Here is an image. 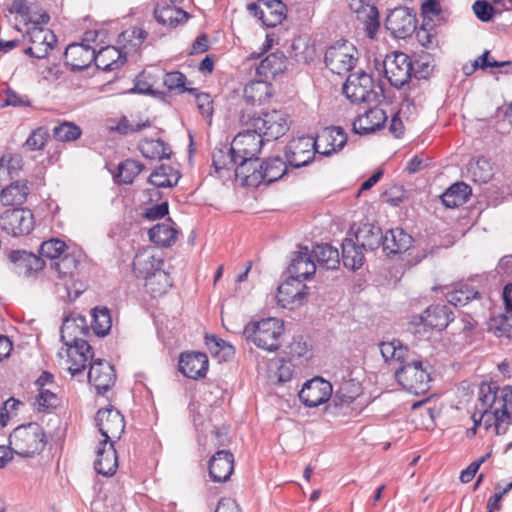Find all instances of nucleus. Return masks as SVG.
Listing matches in <instances>:
<instances>
[{
    "mask_svg": "<svg viewBox=\"0 0 512 512\" xmlns=\"http://www.w3.org/2000/svg\"><path fill=\"white\" fill-rule=\"evenodd\" d=\"M92 329L97 336H105L111 329L112 320L106 307H96L92 312Z\"/></svg>",
    "mask_w": 512,
    "mask_h": 512,
    "instance_id": "obj_54",
    "label": "nucleus"
},
{
    "mask_svg": "<svg viewBox=\"0 0 512 512\" xmlns=\"http://www.w3.org/2000/svg\"><path fill=\"white\" fill-rule=\"evenodd\" d=\"M357 59L356 47L346 40H338L331 44L324 57L327 68L338 75L352 70Z\"/></svg>",
    "mask_w": 512,
    "mask_h": 512,
    "instance_id": "obj_8",
    "label": "nucleus"
},
{
    "mask_svg": "<svg viewBox=\"0 0 512 512\" xmlns=\"http://www.w3.org/2000/svg\"><path fill=\"white\" fill-rule=\"evenodd\" d=\"M181 175L170 165H160L149 176V183L158 188H171L178 184Z\"/></svg>",
    "mask_w": 512,
    "mask_h": 512,
    "instance_id": "obj_45",
    "label": "nucleus"
},
{
    "mask_svg": "<svg viewBox=\"0 0 512 512\" xmlns=\"http://www.w3.org/2000/svg\"><path fill=\"white\" fill-rule=\"evenodd\" d=\"M452 311L447 305L428 307L423 314L414 318L415 323L442 330L452 321Z\"/></svg>",
    "mask_w": 512,
    "mask_h": 512,
    "instance_id": "obj_30",
    "label": "nucleus"
},
{
    "mask_svg": "<svg viewBox=\"0 0 512 512\" xmlns=\"http://www.w3.org/2000/svg\"><path fill=\"white\" fill-rule=\"evenodd\" d=\"M208 357L200 352H187L180 356L179 370L191 379L202 378L206 375L208 369Z\"/></svg>",
    "mask_w": 512,
    "mask_h": 512,
    "instance_id": "obj_27",
    "label": "nucleus"
},
{
    "mask_svg": "<svg viewBox=\"0 0 512 512\" xmlns=\"http://www.w3.org/2000/svg\"><path fill=\"white\" fill-rule=\"evenodd\" d=\"M412 242V236L402 228L390 229L383 235V252L388 256L404 253L411 247Z\"/></svg>",
    "mask_w": 512,
    "mask_h": 512,
    "instance_id": "obj_33",
    "label": "nucleus"
},
{
    "mask_svg": "<svg viewBox=\"0 0 512 512\" xmlns=\"http://www.w3.org/2000/svg\"><path fill=\"white\" fill-rule=\"evenodd\" d=\"M147 37V32L141 28L133 27L125 30L119 35V43L122 44V50L114 46L102 47L97 53L95 52V63L98 69L103 71H112L119 69L126 62V54L128 52L137 51Z\"/></svg>",
    "mask_w": 512,
    "mask_h": 512,
    "instance_id": "obj_3",
    "label": "nucleus"
},
{
    "mask_svg": "<svg viewBox=\"0 0 512 512\" xmlns=\"http://www.w3.org/2000/svg\"><path fill=\"white\" fill-rule=\"evenodd\" d=\"M58 352L61 359L65 358V365L72 376L81 373L93 358L92 348L88 342H81L80 345L65 346Z\"/></svg>",
    "mask_w": 512,
    "mask_h": 512,
    "instance_id": "obj_20",
    "label": "nucleus"
},
{
    "mask_svg": "<svg viewBox=\"0 0 512 512\" xmlns=\"http://www.w3.org/2000/svg\"><path fill=\"white\" fill-rule=\"evenodd\" d=\"M382 65L385 77L397 89L407 84L413 74L414 64L403 52L395 51L386 55Z\"/></svg>",
    "mask_w": 512,
    "mask_h": 512,
    "instance_id": "obj_10",
    "label": "nucleus"
},
{
    "mask_svg": "<svg viewBox=\"0 0 512 512\" xmlns=\"http://www.w3.org/2000/svg\"><path fill=\"white\" fill-rule=\"evenodd\" d=\"M48 138L49 134L47 130L45 128L39 127L32 131L24 143V147L28 151L41 150L44 148Z\"/></svg>",
    "mask_w": 512,
    "mask_h": 512,
    "instance_id": "obj_61",
    "label": "nucleus"
},
{
    "mask_svg": "<svg viewBox=\"0 0 512 512\" xmlns=\"http://www.w3.org/2000/svg\"><path fill=\"white\" fill-rule=\"evenodd\" d=\"M78 261L71 254H65L52 263V268L60 278L72 277L77 269Z\"/></svg>",
    "mask_w": 512,
    "mask_h": 512,
    "instance_id": "obj_59",
    "label": "nucleus"
},
{
    "mask_svg": "<svg viewBox=\"0 0 512 512\" xmlns=\"http://www.w3.org/2000/svg\"><path fill=\"white\" fill-rule=\"evenodd\" d=\"M22 166V158L19 155H3L0 158V176L8 175L13 177Z\"/></svg>",
    "mask_w": 512,
    "mask_h": 512,
    "instance_id": "obj_62",
    "label": "nucleus"
},
{
    "mask_svg": "<svg viewBox=\"0 0 512 512\" xmlns=\"http://www.w3.org/2000/svg\"><path fill=\"white\" fill-rule=\"evenodd\" d=\"M57 396L48 389H40L35 397L34 407L38 411H43L56 406Z\"/></svg>",
    "mask_w": 512,
    "mask_h": 512,
    "instance_id": "obj_64",
    "label": "nucleus"
},
{
    "mask_svg": "<svg viewBox=\"0 0 512 512\" xmlns=\"http://www.w3.org/2000/svg\"><path fill=\"white\" fill-rule=\"evenodd\" d=\"M332 391V385L329 381L315 377L303 385L298 396L305 406L317 407L332 397Z\"/></svg>",
    "mask_w": 512,
    "mask_h": 512,
    "instance_id": "obj_19",
    "label": "nucleus"
},
{
    "mask_svg": "<svg viewBox=\"0 0 512 512\" xmlns=\"http://www.w3.org/2000/svg\"><path fill=\"white\" fill-rule=\"evenodd\" d=\"M81 128L72 122H63L53 129V136L61 142H72L80 138Z\"/></svg>",
    "mask_w": 512,
    "mask_h": 512,
    "instance_id": "obj_58",
    "label": "nucleus"
},
{
    "mask_svg": "<svg viewBox=\"0 0 512 512\" xmlns=\"http://www.w3.org/2000/svg\"><path fill=\"white\" fill-rule=\"evenodd\" d=\"M66 250L67 245L64 241L57 238H52L47 241H44L41 244L39 251L42 257L56 261L57 259L66 254Z\"/></svg>",
    "mask_w": 512,
    "mask_h": 512,
    "instance_id": "obj_57",
    "label": "nucleus"
},
{
    "mask_svg": "<svg viewBox=\"0 0 512 512\" xmlns=\"http://www.w3.org/2000/svg\"><path fill=\"white\" fill-rule=\"evenodd\" d=\"M466 177L475 183H488L493 177V167L490 160L483 156L471 159L466 166Z\"/></svg>",
    "mask_w": 512,
    "mask_h": 512,
    "instance_id": "obj_40",
    "label": "nucleus"
},
{
    "mask_svg": "<svg viewBox=\"0 0 512 512\" xmlns=\"http://www.w3.org/2000/svg\"><path fill=\"white\" fill-rule=\"evenodd\" d=\"M272 85L265 80L250 81L244 87V99L252 105H261L272 96Z\"/></svg>",
    "mask_w": 512,
    "mask_h": 512,
    "instance_id": "obj_43",
    "label": "nucleus"
},
{
    "mask_svg": "<svg viewBox=\"0 0 512 512\" xmlns=\"http://www.w3.org/2000/svg\"><path fill=\"white\" fill-rule=\"evenodd\" d=\"M363 247L357 245L351 238H346L342 242V260L347 268L352 270L359 269L364 262Z\"/></svg>",
    "mask_w": 512,
    "mask_h": 512,
    "instance_id": "obj_47",
    "label": "nucleus"
},
{
    "mask_svg": "<svg viewBox=\"0 0 512 512\" xmlns=\"http://www.w3.org/2000/svg\"><path fill=\"white\" fill-rule=\"evenodd\" d=\"M417 23L414 9L400 6L388 13L385 26L394 37L405 39L416 31Z\"/></svg>",
    "mask_w": 512,
    "mask_h": 512,
    "instance_id": "obj_13",
    "label": "nucleus"
},
{
    "mask_svg": "<svg viewBox=\"0 0 512 512\" xmlns=\"http://www.w3.org/2000/svg\"><path fill=\"white\" fill-rule=\"evenodd\" d=\"M355 238L363 249L375 250L382 245L383 233L380 227L372 223H364L358 228Z\"/></svg>",
    "mask_w": 512,
    "mask_h": 512,
    "instance_id": "obj_41",
    "label": "nucleus"
},
{
    "mask_svg": "<svg viewBox=\"0 0 512 512\" xmlns=\"http://www.w3.org/2000/svg\"><path fill=\"white\" fill-rule=\"evenodd\" d=\"M145 287L154 297L166 293L171 286L169 275L162 269L153 275L145 278Z\"/></svg>",
    "mask_w": 512,
    "mask_h": 512,
    "instance_id": "obj_53",
    "label": "nucleus"
},
{
    "mask_svg": "<svg viewBox=\"0 0 512 512\" xmlns=\"http://www.w3.org/2000/svg\"><path fill=\"white\" fill-rule=\"evenodd\" d=\"M288 355L291 360H307L310 357V348L306 341L302 339H294L289 346Z\"/></svg>",
    "mask_w": 512,
    "mask_h": 512,
    "instance_id": "obj_63",
    "label": "nucleus"
},
{
    "mask_svg": "<svg viewBox=\"0 0 512 512\" xmlns=\"http://www.w3.org/2000/svg\"><path fill=\"white\" fill-rule=\"evenodd\" d=\"M314 139L317 153L329 156L345 146L347 135L341 127H328L323 129Z\"/></svg>",
    "mask_w": 512,
    "mask_h": 512,
    "instance_id": "obj_24",
    "label": "nucleus"
},
{
    "mask_svg": "<svg viewBox=\"0 0 512 512\" xmlns=\"http://www.w3.org/2000/svg\"><path fill=\"white\" fill-rule=\"evenodd\" d=\"M49 19L48 14L42 13L37 16L36 21L31 23L32 27L28 30L31 45L25 49L26 54L42 59L49 54V51L56 44L55 34L51 30L40 26L46 24Z\"/></svg>",
    "mask_w": 512,
    "mask_h": 512,
    "instance_id": "obj_9",
    "label": "nucleus"
},
{
    "mask_svg": "<svg viewBox=\"0 0 512 512\" xmlns=\"http://www.w3.org/2000/svg\"><path fill=\"white\" fill-rule=\"evenodd\" d=\"M174 222L168 219L165 223H158L148 231L149 239L162 247H170L175 244L178 237V230Z\"/></svg>",
    "mask_w": 512,
    "mask_h": 512,
    "instance_id": "obj_38",
    "label": "nucleus"
},
{
    "mask_svg": "<svg viewBox=\"0 0 512 512\" xmlns=\"http://www.w3.org/2000/svg\"><path fill=\"white\" fill-rule=\"evenodd\" d=\"M471 194V188L464 182L451 185L441 196L442 203L448 208L463 205Z\"/></svg>",
    "mask_w": 512,
    "mask_h": 512,
    "instance_id": "obj_46",
    "label": "nucleus"
},
{
    "mask_svg": "<svg viewBox=\"0 0 512 512\" xmlns=\"http://www.w3.org/2000/svg\"><path fill=\"white\" fill-rule=\"evenodd\" d=\"M248 11L267 27H275L285 18V4L281 0H258L247 5Z\"/></svg>",
    "mask_w": 512,
    "mask_h": 512,
    "instance_id": "obj_18",
    "label": "nucleus"
},
{
    "mask_svg": "<svg viewBox=\"0 0 512 512\" xmlns=\"http://www.w3.org/2000/svg\"><path fill=\"white\" fill-rule=\"evenodd\" d=\"M60 333L65 346L80 345L81 342H88L86 337L89 334V326L85 317L71 314L64 319Z\"/></svg>",
    "mask_w": 512,
    "mask_h": 512,
    "instance_id": "obj_21",
    "label": "nucleus"
},
{
    "mask_svg": "<svg viewBox=\"0 0 512 512\" xmlns=\"http://www.w3.org/2000/svg\"><path fill=\"white\" fill-rule=\"evenodd\" d=\"M154 17L159 24L167 28H175L185 23L189 19V14L175 6L164 5L155 8Z\"/></svg>",
    "mask_w": 512,
    "mask_h": 512,
    "instance_id": "obj_37",
    "label": "nucleus"
},
{
    "mask_svg": "<svg viewBox=\"0 0 512 512\" xmlns=\"http://www.w3.org/2000/svg\"><path fill=\"white\" fill-rule=\"evenodd\" d=\"M9 258L15 263L19 276L24 278L34 277L45 264L42 258L27 251H12Z\"/></svg>",
    "mask_w": 512,
    "mask_h": 512,
    "instance_id": "obj_31",
    "label": "nucleus"
},
{
    "mask_svg": "<svg viewBox=\"0 0 512 512\" xmlns=\"http://www.w3.org/2000/svg\"><path fill=\"white\" fill-rule=\"evenodd\" d=\"M261 175H263V183H273L282 178L286 171V162L280 157L268 158L260 163Z\"/></svg>",
    "mask_w": 512,
    "mask_h": 512,
    "instance_id": "obj_48",
    "label": "nucleus"
},
{
    "mask_svg": "<svg viewBox=\"0 0 512 512\" xmlns=\"http://www.w3.org/2000/svg\"><path fill=\"white\" fill-rule=\"evenodd\" d=\"M162 265V259L156 258L148 249L139 251L133 260L134 272L143 278H147L162 270Z\"/></svg>",
    "mask_w": 512,
    "mask_h": 512,
    "instance_id": "obj_36",
    "label": "nucleus"
},
{
    "mask_svg": "<svg viewBox=\"0 0 512 512\" xmlns=\"http://www.w3.org/2000/svg\"><path fill=\"white\" fill-rule=\"evenodd\" d=\"M380 352L385 361L397 360L401 364L407 358V348L402 345L396 346L394 342H383L380 344Z\"/></svg>",
    "mask_w": 512,
    "mask_h": 512,
    "instance_id": "obj_60",
    "label": "nucleus"
},
{
    "mask_svg": "<svg viewBox=\"0 0 512 512\" xmlns=\"http://www.w3.org/2000/svg\"><path fill=\"white\" fill-rule=\"evenodd\" d=\"M34 215L29 209H7L0 215V227L10 236L28 235L34 229Z\"/></svg>",
    "mask_w": 512,
    "mask_h": 512,
    "instance_id": "obj_12",
    "label": "nucleus"
},
{
    "mask_svg": "<svg viewBox=\"0 0 512 512\" xmlns=\"http://www.w3.org/2000/svg\"><path fill=\"white\" fill-rule=\"evenodd\" d=\"M308 287L298 278H289L277 289V303L288 309H295L304 304Z\"/></svg>",
    "mask_w": 512,
    "mask_h": 512,
    "instance_id": "obj_17",
    "label": "nucleus"
},
{
    "mask_svg": "<svg viewBox=\"0 0 512 512\" xmlns=\"http://www.w3.org/2000/svg\"><path fill=\"white\" fill-rule=\"evenodd\" d=\"M88 381L95 387L97 393L104 394L116 381L114 368L110 363L103 360H95L90 363Z\"/></svg>",
    "mask_w": 512,
    "mask_h": 512,
    "instance_id": "obj_23",
    "label": "nucleus"
},
{
    "mask_svg": "<svg viewBox=\"0 0 512 512\" xmlns=\"http://www.w3.org/2000/svg\"><path fill=\"white\" fill-rule=\"evenodd\" d=\"M241 122L247 127L255 128L266 141L277 140L290 129L289 116L281 110L266 111L259 115L243 113Z\"/></svg>",
    "mask_w": 512,
    "mask_h": 512,
    "instance_id": "obj_5",
    "label": "nucleus"
},
{
    "mask_svg": "<svg viewBox=\"0 0 512 512\" xmlns=\"http://www.w3.org/2000/svg\"><path fill=\"white\" fill-rule=\"evenodd\" d=\"M287 67V59L282 52H273L266 56L256 67V73L266 79L274 78L283 73Z\"/></svg>",
    "mask_w": 512,
    "mask_h": 512,
    "instance_id": "obj_39",
    "label": "nucleus"
},
{
    "mask_svg": "<svg viewBox=\"0 0 512 512\" xmlns=\"http://www.w3.org/2000/svg\"><path fill=\"white\" fill-rule=\"evenodd\" d=\"M95 59V49L83 43L70 44L64 52V61L73 71L84 70Z\"/></svg>",
    "mask_w": 512,
    "mask_h": 512,
    "instance_id": "obj_25",
    "label": "nucleus"
},
{
    "mask_svg": "<svg viewBox=\"0 0 512 512\" xmlns=\"http://www.w3.org/2000/svg\"><path fill=\"white\" fill-rule=\"evenodd\" d=\"M144 169V165L133 159H126L121 162L118 167V175L120 182L131 184L134 178Z\"/></svg>",
    "mask_w": 512,
    "mask_h": 512,
    "instance_id": "obj_56",
    "label": "nucleus"
},
{
    "mask_svg": "<svg viewBox=\"0 0 512 512\" xmlns=\"http://www.w3.org/2000/svg\"><path fill=\"white\" fill-rule=\"evenodd\" d=\"M139 150L145 158L163 159L169 158L171 150L161 139H145L139 143Z\"/></svg>",
    "mask_w": 512,
    "mask_h": 512,
    "instance_id": "obj_51",
    "label": "nucleus"
},
{
    "mask_svg": "<svg viewBox=\"0 0 512 512\" xmlns=\"http://www.w3.org/2000/svg\"><path fill=\"white\" fill-rule=\"evenodd\" d=\"M209 476L214 482H226L234 469V456L230 451L219 450L209 461Z\"/></svg>",
    "mask_w": 512,
    "mask_h": 512,
    "instance_id": "obj_26",
    "label": "nucleus"
},
{
    "mask_svg": "<svg viewBox=\"0 0 512 512\" xmlns=\"http://www.w3.org/2000/svg\"><path fill=\"white\" fill-rule=\"evenodd\" d=\"M395 376L399 384L411 393H425L430 388V373L421 360L407 356L405 362L396 369Z\"/></svg>",
    "mask_w": 512,
    "mask_h": 512,
    "instance_id": "obj_7",
    "label": "nucleus"
},
{
    "mask_svg": "<svg viewBox=\"0 0 512 512\" xmlns=\"http://www.w3.org/2000/svg\"><path fill=\"white\" fill-rule=\"evenodd\" d=\"M479 292L468 284H459L457 288L447 293V301L453 306H465L476 298Z\"/></svg>",
    "mask_w": 512,
    "mask_h": 512,
    "instance_id": "obj_52",
    "label": "nucleus"
},
{
    "mask_svg": "<svg viewBox=\"0 0 512 512\" xmlns=\"http://www.w3.org/2000/svg\"><path fill=\"white\" fill-rule=\"evenodd\" d=\"M292 57L298 63H310L316 57V49L313 44H310L305 39H298L293 42Z\"/></svg>",
    "mask_w": 512,
    "mask_h": 512,
    "instance_id": "obj_55",
    "label": "nucleus"
},
{
    "mask_svg": "<svg viewBox=\"0 0 512 512\" xmlns=\"http://www.w3.org/2000/svg\"><path fill=\"white\" fill-rule=\"evenodd\" d=\"M30 192L26 180H17L2 189L0 201L4 206L22 205Z\"/></svg>",
    "mask_w": 512,
    "mask_h": 512,
    "instance_id": "obj_42",
    "label": "nucleus"
},
{
    "mask_svg": "<svg viewBox=\"0 0 512 512\" xmlns=\"http://www.w3.org/2000/svg\"><path fill=\"white\" fill-rule=\"evenodd\" d=\"M283 333L284 322L276 317L249 322L243 330L247 341L267 352H275L280 348Z\"/></svg>",
    "mask_w": 512,
    "mask_h": 512,
    "instance_id": "obj_4",
    "label": "nucleus"
},
{
    "mask_svg": "<svg viewBox=\"0 0 512 512\" xmlns=\"http://www.w3.org/2000/svg\"><path fill=\"white\" fill-rule=\"evenodd\" d=\"M312 253L318 264L326 269H335L339 265V252L330 244L316 245Z\"/></svg>",
    "mask_w": 512,
    "mask_h": 512,
    "instance_id": "obj_50",
    "label": "nucleus"
},
{
    "mask_svg": "<svg viewBox=\"0 0 512 512\" xmlns=\"http://www.w3.org/2000/svg\"><path fill=\"white\" fill-rule=\"evenodd\" d=\"M95 420L100 433L104 437L102 441L115 442L124 433V417L115 408L100 409Z\"/></svg>",
    "mask_w": 512,
    "mask_h": 512,
    "instance_id": "obj_15",
    "label": "nucleus"
},
{
    "mask_svg": "<svg viewBox=\"0 0 512 512\" xmlns=\"http://www.w3.org/2000/svg\"><path fill=\"white\" fill-rule=\"evenodd\" d=\"M471 418L474 426L469 431L472 434L481 425L486 430L494 427L497 435L505 434L512 423V386L500 390L494 382L481 383Z\"/></svg>",
    "mask_w": 512,
    "mask_h": 512,
    "instance_id": "obj_1",
    "label": "nucleus"
},
{
    "mask_svg": "<svg viewBox=\"0 0 512 512\" xmlns=\"http://www.w3.org/2000/svg\"><path fill=\"white\" fill-rule=\"evenodd\" d=\"M259 166L258 158L254 160H239L234 169L236 179L240 180L244 186L258 187L263 183V175H261Z\"/></svg>",
    "mask_w": 512,
    "mask_h": 512,
    "instance_id": "obj_34",
    "label": "nucleus"
},
{
    "mask_svg": "<svg viewBox=\"0 0 512 512\" xmlns=\"http://www.w3.org/2000/svg\"><path fill=\"white\" fill-rule=\"evenodd\" d=\"M387 121L386 112L382 108H371L358 116L352 124L353 131L359 135H366L382 128Z\"/></svg>",
    "mask_w": 512,
    "mask_h": 512,
    "instance_id": "obj_29",
    "label": "nucleus"
},
{
    "mask_svg": "<svg viewBox=\"0 0 512 512\" xmlns=\"http://www.w3.org/2000/svg\"><path fill=\"white\" fill-rule=\"evenodd\" d=\"M115 442L100 441L97 447V458L94 468L97 473L103 476H112L118 467L117 452L114 447Z\"/></svg>",
    "mask_w": 512,
    "mask_h": 512,
    "instance_id": "obj_28",
    "label": "nucleus"
},
{
    "mask_svg": "<svg viewBox=\"0 0 512 512\" xmlns=\"http://www.w3.org/2000/svg\"><path fill=\"white\" fill-rule=\"evenodd\" d=\"M512 285L507 284L503 289L505 313L492 320L491 327L495 329L500 337L512 338Z\"/></svg>",
    "mask_w": 512,
    "mask_h": 512,
    "instance_id": "obj_35",
    "label": "nucleus"
},
{
    "mask_svg": "<svg viewBox=\"0 0 512 512\" xmlns=\"http://www.w3.org/2000/svg\"><path fill=\"white\" fill-rule=\"evenodd\" d=\"M362 394V387L355 380H348L341 384L332 397V404L335 408L343 409L348 407Z\"/></svg>",
    "mask_w": 512,
    "mask_h": 512,
    "instance_id": "obj_44",
    "label": "nucleus"
},
{
    "mask_svg": "<svg viewBox=\"0 0 512 512\" xmlns=\"http://www.w3.org/2000/svg\"><path fill=\"white\" fill-rule=\"evenodd\" d=\"M349 6L357 19L364 25L368 37L373 38L380 26L374 0H350Z\"/></svg>",
    "mask_w": 512,
    "mask_h": 512,
    "instance_id": "obj_22",
    "label": "nucleus"
},
{
    "mask_svg": "<svg viewBox=\"0 0 512 512\" xmlns=\"http://www.w3.org/2000/svg\"><path fill=\"white\" fill-rule=\"evenodd\" d=\"M471 418L474 426L469 431L472 434L481 425L486 430L494 427L497 435L505 434L512 423V386L500 390L494 382L481 383Z\"/></svg>",
    "mask_w": 512,
    "mask_h": 512,
    "instance_id": "obj_2",
    "label": "nucleus"
},
{
    "mask_svg": "<svg viewBox=\"0 0 512 512\" xmlns=\"http://www.w3.org/2000/svg\"><path fill=\"white\" fill-rule=\"evenodd\" d=\"M343 93L352 102H375L377 92L371 75L364 71L350 74L343 85Z\"/></svg>",
    "mask_w": 512,
    "mask_h": 512,
    "instance_id": "obj_11",
    "label": "nucleus"
},
{
    "mask_svg": "<svg viewBox=\"0 0 512 512\" xmlns=\"http://www.w3.org/2000/svg\"><path fill=\"white\" fill-rule=\"evenodd\" d=\"M237 163L238 160L236 159L235 153L231 151V147L215 149L212 154V164L215 168V171L221 177H224V171H234Z\"/></svg>",
    "mask_w": 512,
    "mask_h": 512,
    "instance_id": "obj_49",
    "label": "nucleus"
},
{
    "mask_svg": "<svg viewBox=\"0 0 512 512\" xmlns=\"http://www.w3.org/2000/svg\"><path fill=\"white\" fill-rule=\"evenodd\" d=\"M316 152L315 139L310 136H302L288 143L285 156L290 166L300 168L309 164Z\"/></svg>",
    "mask_w": 512,
    "mask_h": 512,
    "instance_id": "obj_16",
    "label": "nucleus"
},
{
    "mask_svg": "<svg viewBox=\"0 0 512 512\" xmlns=\"http://www.w3.org/2000/svg\"><path fill=\"white\" fill-rule=\"evenodd\" d=\"M315 272L316 264L313 256L309 253L307 247H301L299 251L294 253L289 266L291 278H298L303 282V280L312 277Z\"/></svg>",
    "mask_w": 512,
    "mask_h": 512,
    "instance_id": "obj_32",
    "label": "nucleus"
},
{
    "mask_svg": "<svg viewBox=\"0 0 512 512\" xmlns=\"http://www.w3.org/2000/svg\"><path fill=\"white\" fill-rule=\"evenodd\" d=\"M262 134H259L255 128L247 127V129L239 132L231 142V151L235 153L236 159L254 160L258 158L264 145Z\"/></svg>",
    "mask_w": 512,
    "mask_h": 512,
    "instance_id": "obj_14",
    "label": "nucleus"
},
{
    "mask_svg": "<svg viewBox=\"0 0 512 512\" xmlns=\"http://www.w3.org/2000/svg\"><path fill=\"white\" fill-rule=\"evenodd\" d=\"M46 445L43 428L37 423L18 426L9 436V449L22 457L40 453Z\"/></svg>",
    "mask_w": 512,
    "mask_h": 512,
    "instance_id": "obj_6",
    "label": "nucleus"
}]
</instances>
